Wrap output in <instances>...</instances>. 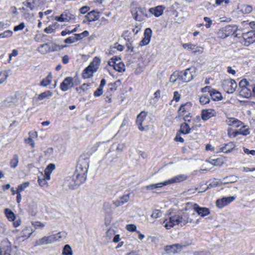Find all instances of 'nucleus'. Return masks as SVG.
Segmentation results:
<instances>
[{
  "label": "nucleus",
  "instance_id": "1",
  "mask_svg": "<svg viewBox=\"0 0 255 255\" xmlns=\"http://www.w3.org/2000/svg\"><path fill=\"white\" fill-rule=\"evenodd\" d=\"M196 216L195 212L192 210L188 212L180 211L177 214L169 217V221L165 224L164 227L167 229L172 228L175 225L184 226L187 223H193Z\"/></svg>",
  "mask_w": 255,
  "mask_h": 255
},
{
  "label": "nucleus",
  "instance_id": "2",
  "mask_svg": "<svg viewBox=\"0 0 255 255\" xmlns=\"http://www.w3.org/2000/svg\"><path fill=\"white\" fill-rule=\"evenodd\" d=\"M90 154L84 153L81 155L78 160L76 169L75 171L76 173H79L81 176H84L87 179V173L89 164Z\"/></svg>",
  "mask_w": 255,
  "mask_h": 255
},
{
  "label": "nucleus",
  "instance_id": "3",
  "mask_svg": "<svg viewBox=\"0 0 255 255\" xmlns=\"http://www.w3.org/2000/svg\"><path fill=\"white\" fill-rule=\"evenodd\" d=\"M100 62V59L95 57L89 65L84 70L82 73L83 78H88L92 76L93 73L99 68Z\"/></svg>",
  "mask_w": 255,
  "mask_h": 255
},
{
  "label": "nucleus",
  "instance_id": "4",
  "mask_svg": "<svg viewBox=\"0 0 255 255\" xmlns=\"http://www.w3.org/2000/svg\"><path fill=\"white\" fill-rule=\"evenodd\" d=\"M196 68L191 66L184 71L178 72L179 79L184 82H189L192 80L196 76Z\"/></svg>",
  "mask_w": 255,
  "mask_h": 255
},
{
  "label": "nucleus",
  "instance_id": "5",
  "mask_svg": "<svg viewBox=\"0 0 255 255\" xmlns=\"http://www.w3.org/2000/svg\"><path fill=\"white\" fill-rule=\"evenodd\" d=\"M86 180L85 177L81 176L79 173L74 172L72 176L69 177L68 180V187L71 189H75L83 184Z\"/></svg>",
  "mask_w": 255,
  "mask_h": 255
},
{
  "label": "nucleus",
  "instance_id": "6",
  "mask_svg": "<svg viewBox=\"0 0 255 255\" xmlns=\"http://www.w3.org/2000/svg\"><path fill=\"white\" fill-rule=\"evenodd\" d=\"M222 85L228 93H233L237 87L236 81L233 79H226L222 81Z\"/></svg>",
  "mask_w": 255,
  "mask_h": 255
},
{
  "label": "nucleus",
  "instance_id": "7",
  "mask_svg": "<svg viewBox=\"0 0 255 255\" xmlns=\"http://www.w3.org/2000/svg\"><path fill=\"white\" fill-rule=\"evenodd\" d=\"M132 15L134 16V18L136 20L141 21L143 19L142 16H144L146 17H150L151 16V13L149 11H147V9L145 7H139L137 10H135V13H133V11H132Z\"/></svg>",
  "mask_w": 255,
  "mask_h": 255
},
{
  "label": "nucleus",
  "instance_id": "8",
  "mask_svg": "<svg viewBox=\"0 0 255 255\" xmlns=\"http://www.w3.org/2000/svg\"><path fill=\"white\" fill-rule=\"evenodd\" d=\"M238 30V26L236 25H228L222 30L223 35L221 37L225 38L232 34H234L236 37H237L238 35L237 33Z\"/></svg>",
  "mask_w": 255,
  "mask_h": 255
},
{
  "label": "nucleus",
  "instance_id": "9",
  "mask_svg": "<svg viewBox=\"0 0 255 255\" xmlns=\"http://www.w3.org/2000/svg\"><path fill=\"white\" fill-rule=\"evenodd\" d=\"M189 245L188 244H176L165 247L164 250L168 253H176L180 252L182 250Z\"/></svg>",
  "mask_w": 255,
  "mask_h": 255
},
{
  "label": "nucleus",
  "instance_id": "10",
  "mask_svg": "<svg viewBox=\"0 0 255 255\" xmlns=\"http://www.w3.org/2000/svg\"><path fill=\"white\" fill-rule=\"evenodd\" d=\"M130 193L129 192H125L124 195L120 196L118 199L113 201V204L116 207L123 205L129 200Z\"/></svg>",
  "mask_w": 255,
  "mask_h": 255
},
{
  "label": "nucleus",
  "instance_id": "11",
  "mask_svg": "<svg viewBox=\"0 0 255 255\" xmlns=\"http://www.w3.org/2000/svg\"><path fill=\"white\" fill-rule=\"evenodd\" d=\"M242 37L245 40V45L249 46L255 42V31L251 30L248 32L243 33Z\"/></svg>",
  "mask_w": 255,
  "mask_h": 255
},
{
  "label": "nucleus",
  "instance_id": "12",
  "mask_svg": "<svg viewBox=\"0 0 255 255\" xmlns=\"http://www.w3.org/2000/svg\"><path fill=\"white\" fill-rule=\"evenodd\" d=\"M236 197L235 196H230L218 199L216 202V206L219 208H222L234 201Z\"/></svg>",
  "mask_w": 255,
  "mask_h": 255
},
{
  "label": "nucleus",
  "instance_id": "13",
  "mask_svg": "<svg viewBox=\"0 0 255 255\" xmlns=\"http://www.w3.org/2000/svg\"><path fill=\"white\" fill-rule=\"evenodd\" d=\"M73 81V79L71 77H68L65 78L60 84L61 90L63 92H66L69 89L72 87L74 85Z\"/></svg>",
  "mask_w": 255,
  "mask_h": 255
},
{
  "label": "nucleus",
  "instance_id": "14",
  "mask_svg": "<svg viewBox=\"0 0 255 255\" xmlns=\"http://www.w3.org/2000/svg\"><path fill=\"white\" fill-rule=\"evenodd\" d=\"M2 244V255H14V252L12 251L11 243L7 239L3 240Z\"/></svg>",
  "mask_w": 255,
  "mask_h": 255
},
{
  "label": "nucleus",
  "instance_id": "15",
  "mask_svg": "<svg viewBox=\"0 0 255 255\" xmlns=\"http://www.w3.org/2000/svg\"><path fill=\"white\" fill-rule=\"evenodd\" d=\"M75 18L74 15L70 12H64L60 16H57L55 17L56 20L60 22L69 21Z\"/></svg>",
  "mask_w": 255,
  "mask_h": 255
},
{
  "label": "nucleus",
  "instance_id": "16",
  "mask_svg": "<svg viewBox=\"0 0 255 255\" xmlns=\"http://www.w3.org/2000/svg\"><path fill=\"white\" fill-rule=\"evenodd\" d=\"M216 116V112L215 110L212 109L203 110L201 112V118L204 121H206L211 118Z\"/></svg>",
  "mask_w": 255,
  "mask_h": 255
},
{
  "label": "nucleus",
  "instance_id": "17",
  "mask_svg": "<svg viewBox=\"0 0 255 255\" xmlns=\"http://www.w3.org/2000/svg\"><path fill=\"white\" fill-rule=\"evenodd\" d=\"M152 34V30L150 28H147L145 29L144 32V37L139 43L140 46H144L148 44L150 42Z\"/></svg>",
  "mask_w": 255,
  "mask_h": 255
},
{
  "label": "nucleus",
  "instance_id": "18",
  "mask_svg": "<svg viewBox=\"0 0 255 255\" xmlns=\"http://www.w3.org/2000/svg\"><path fill=\"white\" fill-rule=\"evenodd\" d=\"M235 144L233 142H230L221 145L219 146V152L224 153L231 152L235 147Z\"/></svg>",
  "mask_w": 255,
  "mask_h": 255
},
{
  "label": "nucleus",
  "instance_id": "19",
  "mask_svg": "<svg viewBox=\"0 0 255 255\" xmlns=\"http://www.w3.org/2000/svg\"><path fill=\"white\" fill-rule=\"evenodd\" d=\"M194 210L199 215L202 217L206 216L210 214V211L208 208L201 207L197 204L194 205Z\"/></svg>",
  "mask_w": 255,
  "mask_h": 255
},
{
  "label": "nucleus",
  "instance_id": "20",
  "mask_svg": "<svg viewBox=\"0 0 255 255\" xmlns=\"http://www.w3.org/2000/svg\"><path fill=\"white\" fill-rule=\"evenodd\" d=\"M56 48H51L49 43L41 44L38 47V51L42 54H45L48 52L56 51Z\"/></svg>",
  "mask_w": 255,
  "mask_h": 255
},
{
  "label": "nucleus",
  "instance_id": "21",
  "mask_svg": "<svg viewBox=\"0 0 255 255\" xmlns=\"http://www.w3.org/2000/svg\"><path fill=\"white\" fill-rule=\"evenodd\" d=\"M187 179V176L184 174H180L174 176V177L165 181L166 185L172 184L174 183L180 182L185 180Z\"/></svg>",
  "mask_w": 255,
  "mask_h": 255
},
{
  "label": "nucleus",
  "instance_id": "22",
  "mask_svg": "<svg viewBox=\"0 0 255 255\" xmlns=\"http://www.w3.org/2000/svg\"><path fill=\"white\" fill-rule=\"evenodd\" d=\"M164 7L162 5H158L155 7H152L149 9L151 16L153 14L156 17H158L161 15L163 12Z\"/></svg>",
  "mask_w": 255,
  "mask_h": 255
},
{
  "label": "nucleus",
  "instance_id": "23",
  "mask_svg": "<svg viewBox=\"0 0 255 255\" xmlns=\"http://www.w3.org/2000/svg\"><path fill=\"white\" fill-rule=\"evenodd\" d=\"M146 115L147 113L145 112H141L137 117L136 124L138 126V129L140 131L144 130V128L142 125V123L143 122Z\"/></svg>",
  "mask_w": 255,
  "mask_h": 255
},
{
  "label": "nucleus",
  "instance_id": "24",
  "mask_svg": "<svg viewBox=\"0 0 255 255\" xmlns=\"http://www.w3.org/2000/svg\"><path fill=\"white\" fill-rule=\"evenodd\" d=\"M209 93L213 101H218L223 98L221 93L214 89H211V90L209 91Z\"/></svg>",
  "mask_w": 255,
  "mask_h": 255
},
{
  "label": "nucleus",
  "instance_id": "25",
  "mask_svg": "<svg viewBox=\"0 0 255 255\" xmlns=\"http://www.w3.org/2000/svg\"><path fill=\"white\" fill-rule=\"evenodd\" d=\"M226 122L229 126H233L236 128L239 127L243 125V123L241 121L234 118H228L226 120Z\"/></svg>",
  "mask_w": 255,
  "mask_h": 255
},
{
  "label": "nucleus",
  "instance_id": "26",
  "mask_svg": "<svg viewBox=\"0 0 255 255\" xmlns=\"http://www.w3.org/2000/svg\"><path fill=\"white\" fill-rule=\"evenodd\" d=\"M99 13L95 10H92L89 12L86 17L90 22L98 20L99 18Z\"/></svg>",
  "mask_w": 255,
  "mask_h": 255
},
{
  "label": "nucleus",
  "instance_id": "27",
  "mask_svg": "<svg viewBox=\"0 0 255 255\" xmlns=\"http://www.w3.org/2000/svg\"><path fill=\"white\" fill-rule=\"evenodd\" d=\"M166 182H160L156 184H151L144 187L143 188L147 190H153L154 189H157L164 186H166Z\"/></svg>",
  "mask_w": 255,
  "mask_h": 255
},
{
  "label": "nucleus",
  "instance_id": "28",
  "mask_svg": "<svg viewBox=\"0 0 255 255\" xmlns=\"http://www.w3.org/2000/svg\"><path fill=\"white\" fill-rule=\"evenodd\" d=\"M237 180V177L234 175L227 176L223 179L221 181V184H226L228 183H234Z\"/></svg>",
  "mask_w": 255,
  "mask_h": 255
},
{
  "label": "nucleus",
  "instance_id": "29",
  "mask_svg": "<svg viewBox=\"0 0 255 255\" xmlns=\"http://www.w3.org/2000/svg\"><path fill=\"white\" fill-rule=\"evenodd\" d=\"M52 238L53 237H51V235L49 236H45L38 240V244L39 245H42L51 244L53 243Z\"/></svg>",
  "mask_w": 255,
  "mask_h": 255
},
{
  "label": "nucleus",
  "instance_id": "30",
  "mask_svg": "<svg viewBox=\"0 0 255 255\" xmlns=\"http://www.w3.org/2000/svg\"><path fill=\"white\" fill-rule=\"evenodd\" d=\"M252 88L248 87L241 89L240 92V95L245 98H249L252 95Z\"/></svg>",
  "mask_w": 255,
  "mask_h": 255
},
{
  "label": "nucleus",
  "instance_id": "31",
  "mask_svg": "<svg viewBox=\"0 0 255 255\" xmlns=\"http://www.w3.org/2000/svg\"><path fill=\"white\" fill-rule=\"evenodd\" d=\"M192 103L190 102H187L185 104H182L180 106L179 109L178 110V113L179 114L185 113L189 111V109L192 107Z\"/></svg>",
  "mask_w": 255,
  "mask_h": 255
},
{
  "label": "nucleus",
  "instance_id": "32",
  "mask_svg": "<svg viewBox=\"0 0 255 255\" xmlns=\"http://www.w3.org/2000/svg\"><path fill=\"white\" fill-rule=\"evenodd\" d=\"M34 231L30 227H26L22 232V235L21 237H25L26 239H28L32 234L34 232Z\"/></svg>",
  "mask_w": 255,
  "mask_h": 255
},
{
  "label": "nucleus",
  "instance_id": "33",
  "mask_svg": "<svg viewBox=\"0 0 255 255\" xmlns=\"http://www.w3.org/2000/svg\"><path fill=\"white\" fill-rule=\"evenodd\" d=\"M23 4L31 10H33L36 8V5L34 0H27L24 1L23 2Z\"/></svg>",
  "mask_w": 255,
  "mask_h": 255
},
{
  "label": "nucleus",
  "instance_id": "34",
  "mask_svg": "<svg viewBox=\"0 0 255 255\" xmlns=\"http://www.w3.org/2000/svg\"><path fill=\"white\" fill-rule=\"evenodd\" d=\"M125 147V144L124 143H120L118 144H113L111 146V149L118 152L122 151Z\"/></svg>",
  "mask_w": 255,
  "mask_h": 255
},
{
  "label": "nucleus",
  "instance_id": "35",
  "mask_svg": "<svg viewBox=\"0 0 255 255\" xmlns=\"http://www.w3.org/2000/svg\"><path fill=\"white\" fill-rule=\"evenodd\" d=\"M191 130L188 124L184 123L182 124L180 126V132L183 134H188Z\"/></svg>",
  "mask_w": 255,
  "mask_h": 255
},
{
  "label": "nucleus",
  "instance_id": "36",
  "mask_svg": "<svg viewBox=\"0 0 255 255\" xmlns=\"http://www.w3.org/2000/svg\"><path fill=\"white\" fill-rule=\"evenodd\" d=\"M19 158L17 154H14L10 161V166L11 168H15L18 163Z\"/></svg>",
  "mask_w": 255,
  "mask_h": 255
},
{
  "label": "nucleus",
  "instance_id": "37",
  "mask_svg": "<svg viewBox=\"0 0 255 255\" xmlns=\"http://www.w3.org/2000/svg\"><path fill=\"white\" fill-rule=\"evenodd\" d=\"M4 214L9 221H13L15 219V215L10 209H5Z\"/></svg>",
  "mask_w": 255,
  "mask_h": 255
},
{
  "label": "nucleus",
  "instance_id": "38",
  "mask_svg": "<svg viewBox=\"0 0 255 255\" xmlns=\"http://www.w3.org/2000/svg\"><path fill=\"white\" fill-rule=\"evenodd\" d=\"M62 255H73V251L70 245L67 244L64 246L62 251Z\"/></svg>",
  "mask_w": 255,
  "mask_h": 255
},
{
  "label": "nucleus",
  "instance_id": "39",
  "mask_svg": "<svg viewBox=\"0 0 255 255\" xmlns=\"http://www.w3.org/2000/svg\"><path fill=\"white\" fill-rule=\"evenodd\" d=\"M52 75L49 74L45 79H43L40 82V85L42 86H47L50 84L51 82Z\"/></svg>",
  "mask_w": 255,
  "mask_h": 255
},
{
  "label": "nucleus",
  "instance_id": "40",
  "mask_svg": "<svg viewBox=\"0 0 255 255\" xmlns=\"http://www.w3.org/2000/svg\"><path fill=\"white\" fill-rule=\"evenodd\" d=\"M57 25L58 23L57 22H55L54 24L53 25H50L48 27H46L44 31L46 33H51L52 32H54L55 30V29L57 28Z\"/></svg>",
  "mask_w": 255,
  "mask_h": 255
},
{
  "label": "nucleus",
  "instance_id": "41",
  "mask_svg": "<svg viewBox=\"0 0 255 255\" xmlns=\"http://www.w3.org/2000/svg\"><path fill=\"white\" fill-rule=\"evenodd\" d=\"M52 95V93L50 91H47L39 95L38 100L41 101L45 98H49Z\"/></svg>",
  "mask_w": 255,
  "mask_h": 255
},
{
  "label": "nucleus",
  "instance_id": "42",
  "mask_svg": "<svg viewBox=\"0 0 255 255\" xmlns=\"http://www.w3.org/2000/svg\"><path fill=\"white\" fill-rule=\"evenodd\" d=\"M115 66L114 69L119 72H122L125 71V64L122 62L119 61L118 63H117Z\"/></svg>",
  "mask_w": 255,
  "mask_h": 255
},
{
  "label": "nucleus",
  "instance_id": "43",
  "mask_svg": "<svg viewBox=\"0 0 255 255\" xmlns=\"http://www.w3.org/2000/svg\"><path fill=\"white\" fill-rule=\"evenodd\" d=\"M107 157L108 158L109 161L111 163H112L117 161L119 158V156L117 154H112L111 155L110 154H107Z\"/></svg>",
  "mask_w": 255,
  "mask_h": 255
},
{
  "label": "nucleus",
  "instance_id": "44",
  "mask_svg": "<svg viewBox=\"0 0 255 255\" xmlns=\"http://www.w3.org/2000/svg\"><path fill=\"white\" fill-rule=\"evenodd\" d=\"M64 233L62 232H59L57 234L52 235L51 237H53L52 238V242L53 243L55 241H60L62 238L64 236Z\"/></svg>",
  "mask_w": 255,
  "mask_h": 255
},
{
  "label": "nucleus",
  "instance_id": "45",
  "mask_svg": "<svg viewBox=\"0 0 255 255\" xmlns=\"http://www.w3.org/2000/svg\"><path fill=\"white\" fill-rule=\"evenodd\" d=\"M210 98L208 95H203L200 98V102L202 105H206L209 103Z\"/></svg>",
  "mask_w": 255,
  "mask_h": 255
},
{
  "label": "nucleus",
  "instance_id": "46",
  "mask_svg": "<svg viewBox=\"0 0 255 255\" xmlns=\"http://www.w3.org/2000/svg\"><path fill=\"white\" fill-rule=\"evenodd\" d=\"M29 185V182H25L22 184L19 185L17 187L16 193H20L23 191L26 188H27Z\"/></svg>",
  "mask_w": 255,
  "mask_h": 255
},
{
  "label": "nucleus",
  "instance_id": "47",
  "mask_svg": "<svg viewBox=\"0 0 255 255\" xmlns=\"http://www.w3.org/2000/svg\"><path fill=\"white\" fill-rule=\"evenodd\" d=\"M89 33L87 30H85L81 33L80 34H75V35L76 37L77 41L83 39L85 37H87L89 35Z\"/></svg>",
  "mask_w": 255,
  "mask_h": 255
},
{
  "label": "nucleus",
  "instance_id": "48",
  "mask_svg": "<svg viewBox=\"0 0 255 255\" xmlns=\"http://www.w3.org/2000/svg\"><path fill=\"white\" fill-rule=\"evenodd\" d=\"M12 34V31L7 30L0 34V38H7L10 37Z\"/></svg>",
  "mask_w": 255,
  "mask_h": 255
},
{
  "label": "nucleus",
  "instance_id": "49",
  "mask_svg": "<svg viewBox=\"0 0 255 255\" xmlns=\"http://www.w3.org/2000/svg\"><path fill=\"white\" fill-rule=\"evenodd\" d=\"M253 10L252 7L249 5H244L242 7V11L245 13H250Z\"/></svg>",
  "mask_w": 255,
  "mask_h": 255
},
{
  "label": "nucleus",
  "instance_id": "50",
  "mask_svg": "<svg viewBox=\"0 0 255 255\" xmlns=\"http://www.w3.org/2000/svg\"><path fill=\"white\" fill-rule=\"evenodd\" d=\"M239 86L242 89L243 88H246L248 87H251V86L249 85V82L247 81L246 79H243L240 82Z\"/></svg>",
  "mask_w": 255,
  "mask_h": 255
},
{
  "label": "nucleus",
  "instance_id": "51",
  "mask_svg": "<svg viewBox=\"0 0 255 255\" xmlns=\"http://www.w3.org/2000/svg\"><path fill=\"white\" fill-rule=\"evenodd\" d=\"M77 41L76 37L74 35V36H70L65 39L64 40L65 43L71 44Z\"/></svg>",
  "mask_w": 255,
  "mask_h": 255
},
{
  "label": "nucleus",
  "instance_id": "52",
  "mask_svg": "<svg viewBox=\"0 0 255 255\" xmlns=\"http://www.w3.org/2000/svg\"><path fill=\"white\" fill-rule=\"evenodd\" d=\"M178 72H174L173 74H172L170 77V82L172 83H175L178 79H179V78L178 77Z\"/></svg>",
  "mask_w": 255,
  "mask_h": 255
},
{
  "label": "nucleus",
  "instance_id": "53",
  "mask_svg": "<svg viewBox=\"0 0 255 255\" xmlns=\"http://www.w3.org/2000/svg\"><path fill=\"white\" fill-rule=\"evenodd\" d=\"M161 216V212L159 210H154L151 215V217L153 218H157L160 217Z\"/></svg>",
  "mask_w": 255,
  "mask_h": 255
},
{
  "label": "nucleus",
  "instance_id": "54",
  "mask_svg": "<svg viewBox=\"0 0 255 255\" xmlns=\"http://www.w3.org/2000/svg\"><path fill=\"white\" fill-rule=\"evenodd\" d=\"M126 229L127 230L130 232H136V227L134 224H128L126 226Z\"/></svg>",
  "mask_w": 255,
  "mask_h": 255
},
{
  "label": "nucleus",
  "instance_id": "55",
  "mask_svg": "<svg viewBox=\"0 0 255 255\" xmlns=\"http://www.w3.org/2000/svg\"><path fill=\"white\" fill-rule=\"evenodd\" d=\"M160 97V90H157L154 93V97L153 98V100L154 102H157Z\"/></svg>",
  "mask_w": 255,
  "mask_h": 255
},
{
  "label": "nucleus",
  "instance_id": "56",
  "mask_svg": "<svg viewBox=\"0 0 255 255\" xmlns=\"http://www.w3.org/2000/svg\"><path fill=\"white\" fill-rule=\"evenodd\" d=\"M181 98V95L178 91H175L173 93V98L172 101L174 100L176 102L179 101Z\"/></svg>",
  "mask_w": 255,
  "mask_h": 255
},
{
  "label": "nucleus",
  "instance_id": "57",
  "mask_svg": "<svg viewBox=\"0 0 255 255\" xmlns=\"http://www.w3.org/2000/svg\"><path fill=\"white\" fill-rule=\"evenodd\" d=\"M25 142L27 144H30L32 147H34L35 146L34 142L30 135L28 138L25 139Z\"/></svg>",
  "mask_w": 255,
  "mask_h": 255
},
{
  "label": "nucleus",
  "instance_id": "58",
  "mask_svg": "<svg viewBox=\"0 0 255 255\" xmlns=\"http://www.w3.org/2000/svg\"><path fill=\"white\" fill-rule=\"evenodd\" d=\"M32 224L35 229L43 228L44 227V225L43 223L38 221L32 222Z\"/></svg>",
  "mask_w": 255,
  "mask_h": 255
},
{
  "label": "nucleus",
  "instance_id": "59",
  "mask_svg": "<svg viewBox=\"0 0 255 255\" xmlns=\"http://www.w3.org/2000/svg\"><path fill=\"white\" fill-rule=\"evenodd\" d=\"M38 182L39 185L41 187H44L45 186H47L48 185L47 182L43 178H39L38 180Z\"/></svg>",
  "mask_w": 255,
  "mask_h": 255
},
{
  "label": "nucleus",
  "instance_id": "60",
  "mask_svg": "<svg viewBox=\"0 0 255 255\" xmlns=\"http://www.w3.org/2000/svg\"><path fill=\"white\" fill-rule=\"evenodd\" d=\"M55 168V165L53 163L49 164L46 168L45 171L51 173L52 171Z\"/></svg>",
  "mask_w": 255,
  "mask_h": 255
},
{
  "label": "nucleus",
  "instance_id": "61",
  "mask_svg": "<svg viewBox=\"0 0 255 255\" xmlns=\"http://www.w3.org/2000/svg\"><path fill=\"white\" fill-rule=\"evenodd\" d=\"M195 45L192 44L185 43L183 44V47L185 49H187L188 50H194L195 48Z\"/></svg>",
  "mask_w": 255,
  "mask_h": 255
},
{
  "label": "nucleus",
  "instance_id": "62",
  "mask_svg": "<svg viewBox=\"0 0 255 255\" xmlns=\"http://www.w3.org/2000/svg\"><path fill=\"white\" fill-rule=\"evenodd\" d=\"M25 26V24L24 22H21L19 24L15 26L14 27L13 30L14 31H17L18 30H22Z\"/></svg>",
  "mask_w": 255,
  "mask_h": 255
},
{
  "label": "nucleus",
  "instance_id": "63",
  "mask_svg": "<svg viewBox=\"0 0 255 255\" xmlns=\"http://www.w3.org/2000/svg\"><path fill=\"white\" fill-rule=\"evenodd\" d=\"M204 20L205 21L207 22V24H205V26L207 28H209L211 27V24H212V20L210 19V18L208 17H204Z\"/></svg>",
  "mask_w": 255,
  "mask_h": 255
},
{
  "label": "nucleus",
  "instance_id": "64",
  "mask_svg": "<svg viewBox=\"0 0 255 255\" xmlns=\"http://www.w3.org/2000/svg\"><path fill=\"white\" fill-rule=\"evenodd\" d=\"M103 93V88H98L94 93V96L95 97H99L102 95Z\"/></svg>",
  "mask_w": 255,
  "mask_h": 255
}]
</instances>
